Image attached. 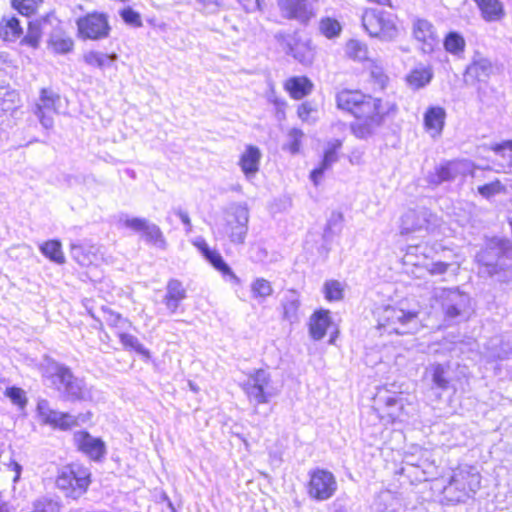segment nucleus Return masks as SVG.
<instances>
[{
  "instance_id": "24",
  "label": "nucleus",
  "mask_w": 512,
  "mask_h": 512,
  "mask_svg": "<svg viewBox=\"0 0 512 512\" xmlns=\"http://www.w3.org/2000/svg\"><path fill=\"white\" fill-rule=\"evenodd\" d=\"M413 35L416 40L424 43V52L433 51V47L437 43V36L434 26L428 20L417 19L413 23Z\"/></svg>"
},
{
  "instance_id": "54",
  "label": "nucleus",
  "mask_w": 512,
  "mask_h": 512,
  "mask_svg": "<svg viewBox=\"0 0 512 512\" xmlns=\"http://www.w3.org/2000/svg\"><path fill=\"white\" fill-rule=\"evenodd\" d=\"M120 16L122 20L133 27H140L142 26V21L140 14L132 9L131 7H126L120 11Z\"/></svg>"
},
{
  "instance_id": "17",
  "label": "nucleus",
  "mask_w": 512,
  "mask_h": 512,
  "mask_svg": "<svg viewBox=\"0 0 512 512\" xmlns=\"http://www.w3.org/2000/svg\"><path fill=\"white\" fill-rule=\"evenodd\" d=\"M124 225L135 232H142L143 237L147 243L161 249L166 248L167 242L161 229L159 226L149 222L147 219L139 217L127 218L124 221Z\"/></svg>"
},
{
  "instance_id": "34",
  "label": "nucleus",
  "mask_w": 512,
  "mask_h": 512,
  "mask_svg": "<svg viewBox=\"0 0 512 512\" xmlns=\"http://www.w3.org/2000/svg\"><path fill=\"white\" fill-rule=\"evenodd\" d=\"M489 356L493 359L504 360L512 354V343L496 336L490 339L487 344Z\"/></svg>"
},
{
  "instance_id": "28",
  "label": "nucleus",
  "mask_w": 512,
  "mask_h": 512,
  "mask_svg": "<svg viewBox=\"0 0 512 512\" xmlns=\"http://www.w3.org/2000/svg\"><path fill=\"white\" fill-rule=\"evenodd\" d=\"M483 19L487 22H497L504 18L505 9L500 0H473Z\"/></svg>"
},
{
  "instance_id": "4",
  "label": "nucleus",
  "mask_w": 512,
  "mask_h": 512,
  "mask_svg": "<svg viewBox=\"0 0 512 512\" xmlns=\"http://www.w3.org/2000/svg\"><path fill=\"white\" fill-rule=\"evenodd\" d=\"M47 371L51 372L52 383L65 401L81 402L89 398L85 382L74 376L66 365L53 361L49 363Z\"/></svg>"
},
{
  "instance_id": "53",
  "label": "nucleus",
  "mask_w": 512,
  "mask_h": 512,
  "mask_svg": "<svg viewBox=\"0 0 512 512\" xmlns=\"http://www.w3.org/2000/svg\"><path fill=\"white\" fill-rule=\"evenodd\" d=\"M491 150L497 155L507 158L509 165H512V140H505L491 146Z\"/></svg>"
},
{
  "instance_id": "30",
  "label": "nucleus",
  "mask_w": 512,
  "mask_h": 512,
  "mask_svg": "<svg viewBox=\"0 0 512 512\" xmlns=\"http://www.w3.org/2000/svg\"><path fill=\"white\" fill-rule=\"evenodd\" d=\"M331 324V318L329 316V311L327 310H318L315 311L314 314L310 318L309 323V332L310 336L314 340H321L327 331V328Z\"/></svg>"
},
{
  "instance_id": "32",
  "label": "nucleus",
  "mask_w": 512,
  "mask_h": 512,
  "mask_svg": "<svg viewBox=\"0 0 512 512\" xmlns=\"http://www.w3.org/2000/svg\"><path fill=\"white\" fill-rule=\"evenodd\" d=\"M427 229V212L408 211L402 217L401 234Z\"/></svg>"
},
{
  "instance_id": "41",
  "label": "nucleus",
  "mask_w": 512,
  "mask_h": 512,
  "mask_svg": "<svg viewBox=\"0 0 512 512\" xmlns=\"http://www.w3.org/2000/svg\"><path fill=\"white\" fill-rule=\"evenodd\" d=\"M206 260L219 272L222 273L223 276H229L231 279L239 282L238 277L233 273L231 267L225 262L222 255L214 250L211 254L207 255Z\"/></svg>"
},
{
  "instance_id": "31",
  "label": "nucleus",
  "mask_w": 512,
  "mask_h": 512,
  "mask_svg": "<svg viewBox=\"0 0 512 512\" xmlns=\"http://www.w3.org/2000/svg\"><path fill=\"white\" fill-rule=\"evenodd\" d=\"M285 88L290 93L292 98L302 99L311 93L313 83L309 78L305 76H295L287 80L285 83Z\"/></svg>"
},
{
  "instance_id": "61",
  "label": "nucleus",
  "mask_w": 512,
  "mask_h": 512,
  "mask_svg": "<svg viewBox=\"0 0 512 512\" xmlns=\"http://www.w3.org/2000/svg\"><path fill=\"white\" fill-rule=\"evenodd\" d=\"M173 212L175 215H177L180 218L182 223L186 226L187 232L191 231L192 223H191L188 213L186 211L182 210L181 208H175L173 210Z\"/></svg>"
},
{
  "instance_id": "42",
  "label": "nucleus",
  "mask_w": 512,
  "mask_h": 512,
  "mask_svg": "<svg viewBox=\"0 0 512 512\" xmlns=\"http://www.w3.org/2000/svg\"><path fill=\"white\" fill-rule=\"evenodd\" d=\"M319 31L326 38L333 39L341 34L342 26L335 18L323 17L319 21Z\"/></svg>"
},
{
  "instance_id": "22",
  "label": "nucleus",
  "mask_w": 512,
  "mask_h": 512,
  "mask_svg": "<svg viewBox=\"0 0 512 512\" xmlns=\"http://www.w3.org/2000/svg\"><path fill=\"white\" fill-rule=\"evenodd\" d=\"M461 168V162L447 161L435 167V171L428 174L427 182L431 185L438 186L443 182L454 181L458 175L463 173Z\"/></svg>"
},
{
  "instance_id": "47",
  "label": "nucleus",
  "mask_w": 512,
  "mask_h": 512,
  "mask_svg": "<svg viewBox=\"0 0 512 512\" xmlns=\"http://www.w3.org/2000/svg\"><path fill=\"white\" fill-rule=\"evenodd\" d=\"M101 310L103 312V317H104L105 322L110 327L124 329L126 327V325L128 324L127 319H125L124 317H122L121 314L113 311L109 307L102 306Z\"/></svg>"
},
{
  "instance_id": "58",
  "label": "nucleus",
  "mask_w": 512,
  "mask_h": 512,
  "mask_svg": "<svg viewBox=\"0 0 512 512\" xmlns=\"http://www.w3.org/2000/svg\"><path fill=\"white\" fill-rule=\"evenodd\" d=\"M371 77L373 78L375 84H377L380 89L385 88L387 81H388V77L384 74V72L380 68L373 69L371 71Z\"/></svg>"
},
{
  "instance_id": "36",
  "label": "nucleus",
  "mask_w": 512,
  "mask_h": 512,
  "mask_svg": "<svg viewBox=\"0 0 512 512\" xmlns=\"http://www.w3.org/2000/svg\"><path fill=\"white\" fill-rule=\"evenodd\" d=\"M118 55L116 53H102L98 51H89L84 54V61L87 65L104 69L109 67L112 63L117 61Z\"/></svg>"
},
{
  "instance_id": "12",
  "label": "nucleus",
  "mask_w": 512,
  "mask_h": 512,
  "mask_svg": "<svg viewBox=\"0 0 512 512\" xmlns=\"http://www.w3.org/2000/svg\"><path fill=\"white\" fill-rule=\"evenodd\" d=\"M78 37L83 40L100 41L109 37L111 26L104 13L92 12L76 21Z\"/></svg>"
},
{
  "instance_id": "49",
  "label": "nucleus",
  "mask_w": 512,
  "mask_h": 512,
  "mask_svg": "<svg viewBox=\"0 0 512 512\" xmlns=\"http://www.w3.org/2000/svg\"><path fill=\"white\" fill-rule=\"evenodd\" d=\"M41 2L42 0H12V6L20 14L30 16L35 13L38 4Z\"/></svg>"
},
{
  "instance_id": "48",
  "label": "nucleus",
  "mask_w": 512,
  "mask_h": 512,
  "mask_svg": "<svg viewBox=\"0 0 512 512\" xmlns=\"http://www.w3.org/2000/svg\"><path fill=\"white\" fill-rule=\"evenodd\" d=\"M70 253L71 257L81 266H87L92 263L90 253L81 244H71Z\"/></svg>"
},
{
  "instance_id": "35",
  "label": "nucleus",
  "mask_w": 512,
  "mask_h": 512,
  "mask_svg": "<svg viewBox=\"0 0 512 512\" xmlns=\"http://www.w3.org/2000/svg\"><path fill=\"white\" fill-rule=\"evenodd\" d=\"M23 34V29L17 17H3L0 23V35L5 41H15Z\"/></svg>"
},
{
  "instance_id": "27",
  "label": "nucleus",
  "mask_w": 512,
  "mask_h": 512,
  "mask_svg": "<svg viewBox=\"0 0 512 512\" xmlns=\"http://www.w3.org/2000/svg\"><path fill=\"white\" fill-rule=\"evenodd\" d=\"M260 159V149L253 145L247 146L239 161V165L247 178L254 176L258 172Z\"/></svg>"
},
{
  "instance_id": "64",
  "label": "nucleus",
  "mask_w": 512,
  "mask_h": 512,
  "mask_svg": "<svg viewBox=\"0 0 512 512\" xmlns=\"http://www.w3.org/2000/svg\"><path fill=\"white\" fill-rule=\"evenodd\" d=\"M36 115L45 128H50L53 125V119L50 116H46L44 110H42V113Z\"/></svg>"
},
{
  "instance_id": "13",
  "label": "nucleus",
  "mask_w": 512,
  "mask_h": 512,
  "mask_svg": "<svg viewBox=\"0 0 512 512\" xmlns=\"http://www.w3.org/2000/svg\"><path fill=\"white\" fill-rule=\"evenodd\" d=\"M307 494L313 500L322 502L334 496L338 484L334 474L326 469L316 468L309 472Z\"/></svg>"
},
{
  "instance_id": "59",
  "label": "nucleus",
  "mask_w": 512,
  "mask_h": 512,
  "mask_svg": "<svg viewBox=\"0 0 512 512\" xmlns=\"http://www.w3.org/2000/svg\"><path fill=\"white\" fill-rule=\"evenodd\" d=\"M313 111L314 109L312 105L309 102H304L298 107L297 114L303 121H308L309 116Z\"/></svg>"
},
{
  "instance_id": "9",
  "label": "nucleus",
  "mask_w": 512,
  "mask_h": 512,
  "mask_svg": "<svg viewBox=\"0 0 512 512\" xmlns=\"http://www.w3.org/2000/svg\"><path fill=\"white\" fill-rule=\"evenodd\" d=\"M242 389L250 402L265 404L277 395L272 385L271 375L265 369H257L250 373L242 384Z\"/></svg>"
},
{
  "instance_id": "10",
  "label": "nucleus",
  "mask_w": 512,
  "mask_h": 512,
  "mask_svg": "<svg viewBox=\"0 0 512 512\" xmlns=\"http://www.w3.org/2000/svg\"><path fill=\"white\" fill-rule=\"evenodd\" d=\"M249 209L246 203H232L225 211V232L234 244H244L248 233Z\"/></svg>"
},
{
  "instance_id": "52",
  "label": "nucleus",
  "mask_w": 512,
  "mask_h": 512,
  "mask_svg": "<svg viewBox=\"0 0 512 512\" xmlns=\"http://www.w3.org/2000/svg\"><path fill=\"white\" fill-rule=\"evenodd\" d=\"M324 292L329 301H337L343 297L341 284L336 280L327 281L324 285Z\"/></svg>"
},
{
  "instance_id": "15",
  "label": "nucleus",
  "mask_w": 512,
  "mask_h": 512,
  "mask_svg": "<svg viewBox=\"0 0 512 512\" xmlns=\"http://www.w3.org/2000/svg\"><path fill=\"white\" fill-rule=\"evenodd\" d=\"M36 411L42 424L48 425L53 429L69 431L75 427L74 415L52 409L49 401L46 399L38 401Z\"/></svg>"
},
{
  "instance_id": "1",
  "label": "nucleus",
  "mask_w": 512,
  "mask_h": 512,
  "mask_svg": "<svg viewBox=\"0 0 512 512\" xmlns=\"http://www.w3.org/2000/svg\"><path fill=\"white\" fill-rule=\"evenodd\" d=\"M337 107L350 112L356 118L351 124L352 133L359 139H368L383 125L385 116L394 113V103L365 95L357 90H342L336 95Z\"/></svg>"
},
{
  "instance_id": "55",
  "label": "nucleus",
  "mask_w": 512,
  "mask_h": 512,
  "mask_svg": "<svg viewBox=\"0 0 512 512\" xmlns=\"http://www.w3.org/2000/svg\"><path fill=\"white\" fill-rule=\"evenodd\" d=\"M503 186L499 180L478 187V193L484 198H490L501 192Z\"/></svg>"
},
{
  "instance_id": "26",
  "label": "nucleus",
  "mask_w": 512,
  "mask_h": 512,
  "mask_svg": "<svg viewBox=\"0 0 512 512\" xmlns=\"http://www.w3.org/2000/svg\"><path fill=\"white\" fill-rule=\"evenodd\" d=\"M446 111L440 106H431L424 113V126L431 136H439L444 128Z\"/></svg>"
},
{
  "instance_id": "56",
  "label": "nucleus",
  "mask_w": 512,
  "mask_h": 512,
  "mask_svg": "<svg viewBox=\"0 0 512 512\" xmlns=\"http://www.w3.org/2000/svg\"><path fill=\"white\" fill-rule=\"evenodd\" d=\"M303 132L300 129L293 128L289 131L288 137H289V144L288 149L292 154H296L300 150L301 145V139L303 137Z\"/></svg>"
},
{
  "instance_id": "39",
  "label": "nucleus",
  "mask_w": 512,
  "mask_h": 512,
  "mask_svg": "<svg viewBox=\"0 0 512 512\" xmlns=\"http://www.w3.org/2000/svg\"><path fill=\"white\" fill-rule=\"evenodd\" d=\"M60 101V96L52 89L43 88L40 91L39 103L35 106V114L42 113V110H54L57 102Z\"/></svg>"
},
{
  "instance_id": "45",
  "label": "nucleus",
  "mask_w": 512,
  "mask_h": 512,
  "mask_svg": "<svg viewBox=\"0 0 512 512\" xmlns=\"http://www.w3.org/2000/svg\"><path fill=\"white\" fill-rule=\"evenodd\" d=\"M251 294L254 299H266L273 294L271 283L264 278H256L250 286Z\"/></svg>"
},
{
  "instance_id": "18",
  "label": "nucleus",
  "mask_w": 512,
  "mask_h": 512,
  "mask_svg": "<svg viewBox=\"0 0 512 512\" xmlns=\"http://www.w3.org/2000/svg\"><path fill=\"white\" fill-rule=\"evenodd\" d=\"M492 73L493 65L491 61L476 52L464 72V82L467 85H475L478 82L486 83Z\"/></svg>"
},
{
  "instance_id": "25",
  "label": "nucleus",
  "mask_w": 512,
  "mask_h": 512,
  "mask_svg": "<svg viewBox=\"0 0 512 512\" xmlns=\"http://www.w3.org/2000/svg\"><path fill=\"white\" fill-rule=\"evenodd\" d=\"M281 306L283 309V319L291 324L297 323L300 320V296L294 289H289L285 292L281 299Z\"/></svg>"
},
{
  "instance_id": "23",
  "label": "nucleus",
  "mask_w": 512,
  "mask_h": 512,
  "mask_svg": "<svg viewBox=\"0 0 512 512\" xmlns=\"http://www.w3.org/2000/svg\"><path fill=\"white\" fill-rule=\"evenodd\" d=\"M341 146L342 141L338 139L328 144V148L324 152L322 161L320 162L318 167L314 168L310 172V179L314 183V185H318L324 173L331 168L333 163L337 162V151L338 149L341 148Z\"/></svg>"
},
{
  "instance_id": "60",
  "label": "nucleus",
  "mask_w": 512,
  "mask_h": 512,
  "mask_svg": "<svg viewBox=\"0 0 512 512\" xmlns=\"http://www.w3.org/2000/svg\"><path fill=\"white\" fill-rule=\"evenodd\" d=\"M449 264L446 262H434L428 268L432 275H441L447 272Z\"/></svg>"
},
{
  "instance_id": "2",
  "label": "nucleus",
  "mask_w": 512,
  "mask_h": 512,
  "mask_svg": "<svg viewBox=\"0 0 512 512\" xmlns=\"http://www.w3.org/2000/svg\"><path fill=\"white\" fill-rule=\"evenodd\" d=\"M475 258L481 274L499 276V281H505L501 274L512 271V241L497 236L486 238Z\"/></svg>"
},
{
  "instance_id": "21",
  "label": "nucleus",
  "mask_w": 512,
  "mask_h": 512,
  "mask_svg": "<svg viewBox=\"0 0 512 512\" xmlns=\"http://www.w3.org/2000/svg\"><path fill=\"white\" fill-rule=\"evenodd\" d=\"M186 297L187 292L182 282L178 279H170L167 282L162 302L171 314H175Z\"/></svg>"
},
{
  "instance_id": "3",
  "label": "nucleus",
  "mask_w": 512,
  "mask_h": 512,
  "mask_svg": "<svg viewBox=\"0 0 512 512\" xmlns=\"http://www.w3.org/2000/svg\"><path fill=\"white\" fill-rule=\"evenodd\" d=\"M481 475L475 467H464L454 471L442 490L447 504L464 503L480 489Z\"/></svg>"
},
{
  "instance_id": "43",
  "label": "nucleus",
  "mask_w": 512,
  "mask_h": 512,
  "mask_svg": "<svg viewBox=\"0 0 512 512\" xmlns=\"http://www.w3.org/2000/svg\"><path fill=\"white\" fill-rule=\"evenodd\" d=\"M346 54L355 61H364L368 59V47L359 40L351 39L346 44Z\"/></svg>"
},
{
  "instance_id": "7",
  "label": "nucleus",
  "mask_w": 512,
  "mask_h": 512,
  "mask_svg": "<svg viewBox=\"0 0 512 512\" xmlns=\"http://www.w3.org/2000/svg\"><path fill=\"white\" fill-rule=\"evenodd\" d=\"M91 483L90 472L78 465H67L59 470L55 485L65 497L78 499Z\"/></svg>"
},
{
  "instance_id": "19",
  "label": "nucleus",
  "mask_w": 512,
  "mask_h": 512,
  "mask_svg": "<svg viewBox=\"0 0 512 512\" xmlns=\"http://www.w3.org/2000/svg\"><path fill=\"white\" fill-rule=\"evenodd\" d=\"M375 401L379 405V409L386 414L384 417H387L389 422L401 421L404 410V398L401 395L390 394L388 390L381 389L378 391Z\"/></svg>"
},
{
  "instance_id": "6",
  "label": "nucleus",
  "mask_w": 512,
  "mask_h": 512,
  "mask_svg": "<svg viewBox=\"0 0 512 512\" xmlns=\"http://www.w3.org/2000/svg\"><path fill=\"white\" fill-rule=\"evenodd\" d=\"M378 329L388 334L407 335L418 331V315L413 311L386 306L378 315Z\"/></svg>"
},
{
  "instance_id": "50",
  "label": "nucleus",
  "mask_w": 512,
  "mask_h": 512,
  "mask_svg": "<svg viewBox=\"0 0 512 512\" xmlns=\"http://www.w3.org/2000/svg\"><path fill=\"white\" fill-rule=\"evenodd\" d=\"M5 395L20 409H24L26 407L28 400L23 389L15 386L8 387L6 388Z\"/></svg>"
},
{
  "instance_id": "57",
  "label": "nucleus",
  "mask_w": 512,
  "mask_h": 512,
  "mask_svg": "<svg viewBox=\"0 0 512 512\" xmlns=\"http://www.w3.org/2000/svg\"><path fill=\"white\" fill-rule=\"evenodd\" d=\"M196 9L204 13H215L218 11L219 3L217 0H195Z\"/></svg>"
},
{
  "instance_id": "46",
  "label": "nucleus",
  "mask_w": 512,
  "mask_h": 512,
  "mask_svg": "<svg viewBox=\"0 0 512 512\" xmlns=\"http://www.w3.org/2000/svg\"><path fill=\"white\" fill-rule=\"evenodd\" d=\"M19 94L10 86H0V108L4 111L12 110L18 102Z\"/></svg>"
},
{
  "instance_id": "40",
  "label": "nucleus",
  "mask_w": 512,
  "mask_h": 512,
  "mask_svg": "<svg viewBox=\"0 0 512 512\" xmlns=\"http://www.w3.org/2000/svg\"><path fill=\"white\" fill-rule=\"evenodd\" d=\"M465 45V39L460 33L456 31H451L445 36V50L453 55H459L460 53H463Z\"/></svg>"
},
{
  "instance_id": "33",
  "label": "nucleus",
  "mask_w": 512,
  "mask_h": 512,
  "mask_svg": "<svg viewBox=\"0 0 512 512\" xmlns=\"http://www.w3.org/2000/svg\"><path fill=\"white\" fill-rule=\"evenodd\" d=\"M49 46L57 54H67L73 50L74 41L71 37L65 35L60 27H56L50 34L48 40Z\"/></svg>"
},
{
  "instance_id": "20",
  "label": "nucleus",
  "mask_w": 512,
  "mask_h": 512,
  "mask_svg": "<svg viewBox=\"0 0 512 512\" xmlns=\"http://www.w3.org/2000/svg\"><path fill=\"white\" fill-rule=\"evenodd\" d=\"M54 23H56L57 26L60 23L54 12H49L39 19L30 21L28 24L27 34L22 38L21 44L32 48H37L39 46L43 30L47 25L53 26Z\"/></svg>"
},
{
  "instance_id": "16",
  "label": "nucleus",
  "mask_w": 512,
  "mask_h": 512,
  "mask_svg": "<svg viewBox=\"0 0 512 512\" xmlns=\"http://www.w3.org/2000/svg\"><path fill=\"white\" fill-rule=\"evenodd\" d=\"M73 440L79 451L88 456L91 460L100 462L106 455V444L98 437H93L87 431H77Z\"/></svg>"
},
{
  "instance_id": "11",
  "label": "nucleus",
  "mask_w": 512,
  "mask_h": 512,
  "mask_svg": "<svg viewBox=\"0 0 512 512\" xmlns=\"http://www.w3.org/2000/svg\"><path fill=\"white\" fill-rule=\"evenodd\" d=\"M277 5L283 18L302 26H308L319 10L318 0H277Z\"/></svg>"
},
{
  "instance_id": "38",
  "label": "nucleus",
  "mask_w": 512,
  "mask_h": 512,
  "mask_svg": "<svg viewBox=\"0 0 512 512\" xmlns=\"http://www.w3.org/2000/svg\"><path fill=\"white\" fill-rule=\"evenodd\" d=\"M430 371L433 386L442 391L447 390L450 386V380L447 377L448 368L443 364L436 363L431 365Z\"/></svg>"
},
{
  "instance_id": "29",
  "label": "nucleus",
  "mask_w": 512,
  "mask_h": 512,
  "mask_svg": "<svg viewBox=\"0 0 512 512\" xmlns=\"http://www.w3.org/2000/svg\"><path fill=\"white\" fill-rule=\"evenodd\" d=\"M434 77L431 67L419 66L406 75L407 85L414 91L420 90L430 84Z\"/></svg>"
},
{
  "instance_id": "63",
  "label": "nucleus",
  "mask_w": 512,
  "mask_h": 512,
  "mask_svg": "<svg viewBox=\"0 0 512 512\" xmlns=\"http://www.w3.org/2000/svg\"><path fill=\"white\" fill-rule=\"evenodd\" d=\"M93 414L90 411H87L85 413H79L78 415H74V422L75 427L79 426L80 424L87 423L91 420Z\"/></svg>"
},
{
  "instance_id": "51",
  "label": "nucleus",
  "mask_w": 512,
  "mask_h": 512,
  "mask_svg": "<svg viewBox=\"0 0 512 512\" xmlns=\"http://www.w3.org/2000/svg\"><path fill=\"white\" fill-rule=\"evenodd\" d=\"M60 504L49 498H40L33 503L32 512H59Z\"/></svg>"
},
{
  "instance_id": "37",
  "label": "nucleus",
  "mask_w": 512,
  "mask_h": 512,
  "mask_svg": "<svg viewBox=\"0 0 512 512\" xmlns=\"http://www.w3.org/2000/svg\"><path fill=\"white\" fill-rule=\"evenodd\" d=\"M39 250L50 261L57 264L65 263V257L62 252V245L59 240H48L39 246Z\"/></svg>"
},
{
  "instance_id": "8",
  "label": "nucleus",
  "mask_w": 512,
  "mask_h": 512,
  "mask_svg": "<svg viewBox=\"0 0 512 512\" xmlns=\"http://www.w3.org/2000/svg\"><path fill=\"white\" fill-rule=\"evenodd\" d=\"M361 20L363 28L371 37L391 42L399 35V28L393 16L387 12L378 9H366Z\"/></svg>"
},
{
  "instance_id": "14",
  "label": "nucleus",
  "mask_w": 512,
  "mask_h": 512,
  "mask_svg": "<svg viewBox=\"0 0 512 512\" xmlns=\"http://www.w3.org/2000/svg\"><path fill=\"white\" fill-rule=\"evenodd\" d=\"M275 39L287 55H291L296 61L304 66H309L314 60V50L310 41H304L297 36V33L286 34L278 32Z\"/></svg>"
},
{
  "instance_id": "44",
  "label": "nucleus",
  "mask_w": 512,
  "mask_h": 512,
  "mask_svg": "<svg viewBox=\"0 0 512 512\" xmlns=\"http://www.w3.org/2000/svg\"><path fill=\"white\" fill-rule=\"evenodd\" d=\"M118 336L124 348L134 350L136 353L146 358L150 357V351L145 348L134 335L122 332L119 333Z\"/></svg>"
},
{
  "instance_id": "62",
  "label": "nucleus",
  "mask_w": 512,
  "mask_h": 512,
  "mask_svg": "<svg viewBox=\"0 0 512 512\" xmlns=\"http://www.w3.org/2000/svg\"><path fill=\"white\" fill-rule=\"evenodd\" d=\"M194 245L198 248V250L201 252L202 256L206 259L207 255L211 254L215 249H211L207 242L203 238H198Z\"/></svg>"
},
{
  "instance_id": "5",
  "label": "nucleus",
  "mask_w": 512,
  "mask_h": 512,
  "mask_svg": "<svg viewBox=\"0 0 512 512\" xmlns=\"http://www.w3.org/2000/svg\"><path fill=\"white\" fill-rule=\"evenodd\" d=\"M444 320L449 324L467 321L473 313L469 294L459 288L443 289L438 295Z\"/></svg>"
}]
</instances>
